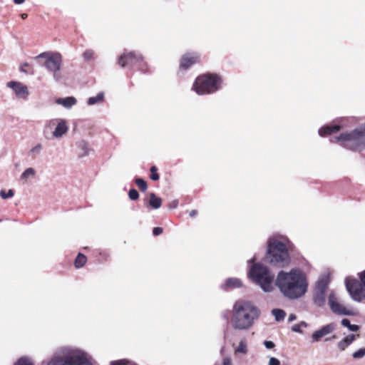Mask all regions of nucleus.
Listing matches in <instances>:
<instances>
[{"label": "nucleus", "mask_w": 365, "mask_h": 365, "mask_svg": "<svg viewBox=\"0 0 365 365\" xmlns=\"http://www.w3.org/2000/svg\"><path fill=\"white\" fill-rule=\"evenodd\" d=\"M275 285L283 297L296 300L307 292L309 282L307 274L296 267L289 271H279L275 279Z\"/></svg>", "instance_id": "obj_1"}, {"label": "nucleus", "mask_w": 365, "mask_h": 365, "mask_svg": "<svg viewBox=\"0 0 365 365\" xmlns=\"http://www.w3.org/2000/svg\"><path fill=\"white\" fill-rule=\"evenodd\" d=\"M294 249V245L287 236L273 235L267 240L265 260L274 267L285 268L291 263L290 252Z\"/></svg>", "instance_id": "obj_2"}, {"label": "nucleus", "mask_w": 365, "mask_h": 365, "mask_svg": "<svg viewBox=\"0 0 365 365\" xmlns=\"http://www.w3.org/2000/svg\"><path fill=\"white\" fill-rule=\"evenodd\" d=\"M92 356L85 350L75 346L58 347L53 355L42 365H95Z\"/></svg>", "instance_id": "obj_3"}, {"label": "nucleus", "mask_w": 365, "mask_h": 365, "mask_svg": "<svg viewBox=\"0 0 365 365\" xmlns=\"http://www.w3.org/2000/svg\"><path fill=\"white\" fill-rule=\"evenodd\" d=\"M259 314V309L252 302L243 299L237 300L232 307V327L236 330H247L252 327Z\"/></svg>", "instance_id": "obj_4"}, {"label": "nucleus", "mask_w": 365, "mask_h": 365, "mask_svg": "<svg viewBox=\"0 0 365 365\" xmlns=\"http://www.w3.org/2000/svg\"><path fill=\"white\" fill-rule=\"evenodd\" d=\"M253 257L247 261L248 277L264 292H272L274 289L275 280L273 272L265 265L255 262Z\"/></svg>", "instance_id": "obj_5"}, {"label": "nucleus", "mask_w": 365, "mask_h": 365, "mask_svg": "<svg viewBox=\"0 0 365 365\" xmlns=\"http://www.w3.org/2000/svg\"><path fill=\"white\" fill-rule=\"evenodd\" d=\"M341 146L351 150H360L365 148V123L354 130L346 131L331 140Z\"/></svg>", "instance_id": "obj_6"}, {"label": "nucleus", "mask_w": 365, "mask_h": 365, "mask_svg": "<svg viewBox=\"0 0 365 365\" xmlns=\"http://www.w3.org/2000/svg\"><path fill=\"white\" fill-rule=\"evenodd\" d=\"M222 78L217 74H204L199 76L195 81L192 89L197 95H209L220 88Z\"/></svg>", "instance_id": "obj_7"}, {"label": "nucleus", "mask_w": 365, "mask_h": 365, "mask_svg": "<svg viewBox=\"0 0 365 365\" xmlns=\"http://www.w3.org/2000/svg\"><path fill=\"white\" fill-rule=\"evenodd\" d=\"M35 59L53 74V77L56 81L60 80L61 76L58 72L62 65V56L60 53L43 52L36 56Z\"/></svg>", "instance_id": "obj_8"}, {"label": "nucleus", "mask_w": 365, "mask_h": 365, "mask_svg": "<svg viewBox=\"0 0 365 365\" xmlns=\"http://www.w3.org/2000/svg\"><path fill=\"white\" fill-rule=\"evenodd\" d=\"M359 279L346 277V288L351 298L357 302L365 300V269L358 273Z\"/></svg>", "instance_id": "obj_9"}, {"label": "nucleus", "mask_w": 365, "mask_h": 365, "mask_svg": "<svg viewBox=\"0 0 365 365\" xmlns=\"http://www.w3.org/2000/svg\"><path fill=\"white\" fill-rule=\"evenodd\" d=\"M53 129L52 137L61 138L68 131V123L63 118L51 119L46 123L43 128V133H48Z\"/></svg>", "instance_id": "obj_10"}, {"label": "nucleus", "mask_w": 365, "mask_h": 365, "mask_svg": "<svg viewBox=\"0 0 365 365\" xmlns=\"http://www.w3.org/2000/svg\"><path fill=\"white\" fill-rule=\"evenodd\" d=\"M328 303L331 310L339 315L351 316L354 312L347 309L341 302L338 294L334 291L331 292L328 297Z\"/></svg>", "instance_id": "obj_11"}, {"label": "nucleus", "mask_w": 365, "mask_h": 365, "mask_svg": "<svg viewBox=\"0 0 365 365\" xmlns=\"http://www.w3.org/2000/svg\"><path fill=\"white\" fill-rule=\"evenodd\" d=\"M143 60V56L140 52L125 51L119 56L118 59V63L119 66L124 68L127 66H133L134 64L140 62Z\"/></svg>", "instance_id": "obj_12"}, {"label": "nucleus", "mask_w": 365, "mask_h": 365, "mask_svg": "<svg viewBox=\"0 0 365 365\" xmlns=\"http://www.w3.org/2000/svg\"><path fill=\"white\" fill-rule=\"evenodd\" d=\"M7 87L12 89L17 98L27 99L29 91L28 87L19 81H11L7 83Z\"/></svg>", "instance_id": "obj_13"}, {"label": "nucleus", "mask_w": 365, "mask_h": 365, "mask_svg": "<svg viewBox=\"0 0 365 365\" xmlns=\"http://www.w3.org/2000/svg\"><path fill=\"white\" fill-rule=\"evenodd\" d=\"M200 56L197 53H187L180 60V68L187 70L193 64L198 62Z\"/></svg>", "instance_id": "obj_14"}, {"label": "nucleus", "mask_w": 365, "mask_h": 365, "mask_svg": "<svg viewBox=\"0 0 365 365\" xmlns=\"http://www.w3.org/2000/svg\"><path fill=\"white\" fill-rule=\"evenodd\" d=\"M335 329L336 324L334 323H330L322 327L312 334V338L313 342L319 341L322 337L332 333Z\"/></svg>", "instance_id": "obj_15"}, {"label": "nucleus", "mask_w": 365, "mask_h": 365, "mask_svg": "<svg viewBox=\"0 0 365 365\" xmlns=\"http://www.w3.org/2000/svg\"><path fill=\"white\" fill-rule=\"evenodd\" d=\"M344 123H336L332 125H325L319 129V135L322 137L327 136L337 132L340 128H344Z\"/></svg>", "instance_id": "obj_16"}, {"label": "nucleus", "mask_w": 365, "mask_h": 365, "mask_svg": "<svg viewBox=\"0 0 365 365\" xmlns=\"http://www.w3.org/2000/svg\"><path fill=\"white\" fill-rule=\"evenodd\" d=\"M242 282L240 279L236 277L227 278L225 283L221 284L223 289H232L242 287Z\"/></svg>", "instance_id": "obj_17"}, {"label": "nucleus", "mask_w": 365, "mask_h": 365, "mask_svg": "<svg viewBox=\"0 0 365 365\" xmlns=\"http://www.w3.org/2000/svg\"><path fill=\"white\" fill-rule=\"evenodd\" d=\"M55 103L66 109H70L77 103V100L73 96L58 98L55 100Z\"/></svg>", "instance_id": "obj_18"}, {"label": "nucleus", "mask_w": 365, "mask_h": 365, "mask_svg": "<svg viewBox=\"0 0 365 365\" xmlns=\"http://www.w3.org/2000/svg\"><path fill=\"white\" fill-rule=\"evenodd\" d=\"M330 279L328 274H324L321 275L317 282L314 289L319 291L326 292L328 285L329 284Z\"/></svg>", "instance_id": "obj_19"}, {"label": "nucleus", "mask_w": 365, "mask_h": 365, "mask_svg": "<svg viewBox=\"0 0 365 365\" xmlns=\"http://www.w3.org/2000/svg\"><path fill=\"white\" fill-rule=\"evenodd\" d=\"M354 334H349L339 341L337 344V347L340 351H344L349 346H350L353 341L356 339V336Z\"/></svg>", "instance_id": "obj_20"}, {"label": "nucleus", "mask_w": 365, "mask_h": 365, "mask_svg": "<svg viewBox=\"0 0 365 365\" xmlns=\"http://www.w3.org/2000/svg\"><path fill=\"white\" fill-rule=\"evenodd\" d=\"M78 147L81 150L79 153V155L81 157H85L89 155L90 152L91 151L89 144L86 140H83L78 143Z\"/></svg>", "instance_id": "obj_21"}, {"label": "nucleus", "mask_w": 365, "mask_h": 365, "mask_svg": "<svg viewBox=\"0 0 365 365\" xmlns=\"http://www.w3.org/2000/svg\"><path fill=\"white\" fill-rule=\"evenodd\" d=\"M325 292L323 291L315 290L314 292V301L318 306H322L325 302Z\"/></svg>", "instance_id": "obj_22"}, {"label": "nucleus", "mask_w": 365, "mask_h": 365, "mask_svg": "<svg viewBox=\"0 0 365 365\" xmlns=\"http://www.w3.org/2000/svg\"><path fill=\"white\" fill-rule=\"evenodd\" d=\"M104 101V93L101 92L96 96L90 97L87 100V104L88 106H93L96 104L102 103Z\"/></svg>", "instance_id": "obj_23"}, {"label": "nucleus", "mask_w": 365, "mask_h": 365, "mask_svg": "<svg viewBox=\"0 0 365 365\" xmlns=\"http://www.w3.org/2000/svg\"><path fill=\"white\" fill-rule=\"evenodd\" d=\"M149 204L153 208L158 209L162 205V200L161 198L157 197L155 193H150Z\"/></svg>", "instance_id": "obj_24"}, {"label": "nucleus", "mask_w": 365, "mask_h": 365, "mask_svg": "<svg viewBox=\"0 0 365 365\" xmlns=\"http://www.w3.org/2000/svg\"><path fill=\"white\" fill-rule=\"evenodd\" d=\"M109 365H138L135 361L128 359H121L111 361Z\"/></svg>", "instance_id": "obj_25"}, {"label": "nucleus", "mask_w": 365, "mask_h": 365, "mask_svg": "<svg viewBox=\"0 0 365 365\" xmlns=\"http://www.w3.org/2000/svg\"><path fill=\"white\" fill-rule=\"evenodd\" d=\"M35 175L36 170L32 168H29L21 175V180H24V182H26L28 178H34Z\"/></svg>", "instance_id": "obj_26"}, {"label": "nucleus", "mask_w": 365, "mask_h": 365, "mask_svg": "<svg viewBox=\"0 0 365 365\" xmlns=\"http://www.w3.org/2000/svg\"><path fill=\"white\" fill-rule=\"evenodd\" d=\"M247 353V345L245 339H241L238 346L235 350V354H243Z\"/></svg>", "instance_id": "obj_27"}, {"label": "nucleus", "mask_w": 365, "mask_h": 365, "mask_svg": "<svg viewBox=\"0 0 365 365\" xmlns=\"http://www.w3.org/2000/svg\"><path fill=\"white\" fill-rule=\"evenodd\" d=\"M341 324L342 326L348 328L350 331H357L359 330V326L351 324L348 319H343Z\"/></svg>", "instance_id": "obj_28"}, {"label": "nucleus", "mask_w": 365, "mask_h": 365, "mask_svg": "<svg viewBox=\"0 0 365 365\" xmlns=\"http://www.w3.org/2000/svg\"><path fill=\"white\" fill-rule=\"evenodd\" d=\"M272 314L274 317L276 321L279 322L284 319L286 313L284 310L280 309H274L272 310Z\"/></svg>", "instance_id": "obj_29"}, {"label": "nucleus", "mask_w": 365, "mask_h": 365, "mask_svg": "<svg viewBox=\"0 0 365 365\" xmlns=\"http://www.w3.org/2000/svg\"><path fill=\"white\" fill-rule=\"evenodd\" d=\"M87 258L83 254H78L75 260V267L76 268L82 267L86 262Z\"/></svg>", "instance_id": "obj_30"}, {"label": "nucleus", "mask_w": 365, "mask_h": 365, "mask_svg": "<svg viewBox=\"0 0 365 365\" xmlns=\"http://www.w3.org/2000/svg\"><path fill=\"white\" fill-rule=\"evenodd\" d=\"M14 365H34V361L30 357L23 356L19 359Z\"/></svg>", "instance_id": "obj_31"}, {"label": "nucleus", "mask_w": 365, "mask_h": 365, "mask_svg": "<svg viewBox=\"0 0 365 365\" xmlns=\"http://www.w3.org/2000/svg\"><path fill=\"white\" fill-rule=\"evenodd\" d=\"M43 150V145L41 143H37L36 145L32 147L29 150V155H39Z\"/></svg>", "instance_id": "obj_32"}, {"label": "nucleus", "mask_w": 365, "mask_h": 365, "mask_svg": "<svg viewBox=\"0 0 365 365\" xmlns=\"http://www.w3.org/2000/svg\"><path fill=\"white\" fill-rule=\"evenodd\" d=\"M135 183L139 189L143 192H145L148 188L146 182L142 178H137L135 180Z\"/></svg>", "instance_id": "obj_33"}, {"label": "nucleus", "mask_w": 365, "mask_h": 365, "mask_svg": "<svg viewBox=\"0 0 365 365\" xmlns=\"http://www.w3.org/2000/svg\"><path fill=\"white\" fill-rule=\"evenodd\" d=\"M94 56V51L92 49H87L83 53V57L85 60H91Z\"/></svg>", "instance_id": "obj_34"}, {"label": "nucleus", "mask_w": 365, "mask_h": 365, "mask_svg": "<svg viewBox=\"0 0 365 365\" xmlns=\"http://www.w3.org/2000/svg\"><path fill=\"white\" fill-rule=\"evenodd\" d=\"M365 356V347L359 349V350L356 351L353 353L352 356L354 359H361Z\"/></svg>", "instance_id": "obj_35"}, {"label": "nucleus", "mask_w": 365, "mask_h": 365, "mask_svg": "<svg viewBox=\"0 0 365 365\" xmlns=\"http://www.w3.org/2000/svg\"><path fill=\"white\" fill-rule=\"evenodd\" d=\"M14 193L12 190H9V191L7 192H6V191L4 190L0 191V196L3 199H7V198L12 197L14 196Z\"/></svg>", "instance_id": "obj_36"}, {"label": "nucleus", "mask_w": 365, "mask_h": 365, "mask_svg": "<svg viewBox=\"0 0 365 365\" xmlns=\"http://www.w3.org/2000/svg\"><path fill=\"white\" fill-rule=\"evenodd\" d=\"M128 196L131 200H136L139 197V194L135 189H131L128 192Z\"/></svg>", "instance_id": "obj_37"}, {"label": "nucleus", "mask_w": 365, "mask_h": 365, "mask_svg": "<svg viewBox=\"0 0 365 365\" xmlns=\"http://www.w3.org/2000/svg\"><path fill=\"white\" fill-rule=\"evenodd\" d=\"M157 170H158L155 166H152L150 168V172H151L150 178H151V180H158L159 179L160 177L157 173Z\"/></svg>", "instance_id": "obj_38"}, {"label": "nucleus", "mask_w": 365, "mask_h": 365, "mask_svg": "<svg viewBox=\"0 0 365 365\" xmlns=\"http://www.w3.org/2000/svg\"><path fill=\"white\" fill-rule=\"evenodd\" d=\"M268 365H280V361L278 359L275 357H270Z\"/></svg>", "instance_id": "obj_39"}, {"label": "nucleus", "mask_w": 365, "mask_h": 365, "mask_svg": "<svg viewBox=\"0 0 365 365\" xmlns=\"http://www.w3.org/2000/svg\"><path fill=\"white\" fill-rule=\"evenodd\" d=\"M264 345L268 349H273L275 346L274 342H272V341H264Z\"/></svg>", "instance_id": "obj_40"}, {"label": "nucleus", "mask_w": 365, "mask_h": 365, "mask_svg": "<svg viewBox=\"0 0 365 365\" xmlns=\"http://www.w3.org/2000/svg\"><path fill=\"white\" fill-rule=\"evenodd\" d=\"M292 330L294 332L302 333V327L299 324L293 325L292 327Z\"/></svg>", "instance_id": "obj_41"}, {"label": "nucleus", "mask_w": 365, "mask_h": 365, "mask_svg": "<svg viewBox=\"0 0 365 365\" xmlns=\"http://www.w3.org/2000/svg\"><path fill=\"white\" fill-rule=\"evenodd\" d=\"M163 232V228L161 227H155L153 230V234L155 236L160 235Z\"/></svg>", "instance_id": "obj_42"}, {"label": "nucleus", "mask_w": 365, "mask_h": 365, "mask_svg": "<svg viewBox=\"0 0 365 365\" xmlns=\"http://www.w3.org/2000/svg\"><path fill=\"white\" fill-rule=\"evenodd\" d=\"M222 365H232L231 359L230 358H225L223 359Z\"/></svg>", "instance_id": "obj_43"}, {"label": "nucleus", "mask_w": 365, "mask_h": 365, "mask_svg": "<svg viewBox=\"0 0 365 365\" xmlns=\"http://www.w3.org/2000/svg\"><path fill=\"white\" fill-rule=\"evenodd\" d=\"M178 200H173L170 204V208H171V209L176 208L178 207Z\"/></svg>", "instance_id": "obj_44"}, {"label": "nucleus", "mask_w": 365, "mask_h": 365, "mask_svg": "<svg viewBox=\"0 0 365 365\" xmlns=\"http://www.w3.org/2000/svg\"><path fill=\"white\" fill-rule=\"evenodd\" d=\"M296 319H297L296 315H295V314H289V316L288 321H289V322H292V321L295 320Z\"/></svg>", "instance_id": "obj_45"}, {"label": "nucleus", "mask_w": 365, "mask_h": 365, "mask_svg": "<svg viewBox=\"0 0 365 365\" xmlns=\"http://www.w3.org/2000/svg\"><path fill=\"white\" fill-rule=\"evenodd\" d=\"M197 215V212L196 210H191V211L189 212V215H190V217H193L196 216Z\"/></svg>", "instance_id": "obj_46"}, {"label": "nucleus", "mask_w": 365, "mask_h": 365, "mask_svg": "<svg viewBox=\"0 0 365 365\" xmlns=\"http://www.w3.org/2000/svg\"><path fill=\"white\" fill-rule=\"evenodd\" d=\"M28 65H29V64H28L27 63H24V64L21 66V72H25V73H26V71L24 70V69H25V67H24V66H27Z\"/></svg>", "instance_id": "obj_47"}, {"label": "nucleus", "mask_w": 365, "mask_h": 365, "mask_svg": "<svg viewBox=\"0 0 365 365\" xmlns=\"http://www.w3.org/2000/svg\"><path fill=\"white\" fill-rule=\"evenodd\" d=\"M28 65H29V64H28L27 63H24V64L21 66V72H25V73H26V71L24 70V69H25V67H24V66H27Z\"/></svg>", "instance_id": "obj_48"}, {"label": "nucleus", "mask_w": 365, "mask_h": 365, "mask_svg": "<svg viewBox=\"0 0 365 365\" xmlns=\"http://www.w3.org/2000/svg\"><path fill=\"white\" fill-rule=\"evenodd\" d=\"M300 327L306 328L307 327V324L305 322H301L299 324Z\"/></svg>", "instance_id": "obj_49"}, {"label": "nucleus", "mask_w": 365, "mask_h": 365, "mask_svg": "<svg viewBox=\"0 0 365 365\" xmlns=\"http://www.w3.org/2000/svg\"><path fill=\"white\" fill-rule=\"evenodd\" d=\"M25 0H14V3L16 4H21L24 2Z\"/></svg>", "instance_id": "obj_50"}, {"label": "nucleus", "mask_w": 365, "mask_h": 365, "mask_svg": "<svg viewBox=\"0 0 365 365\" xmlns=\"http://www.w3.org/2000/svg\"><path fill=\"white\" fill-rule=\"evenodd\" d=\"M27 16H27V14H22L21 15V19H26L27 18Z\"/></svg>", "instance_id": "obj_51"}, {"label": "nucleus", "mask_w": 365, "mask_h": 365, "mask_svg": "<svg viewBox=\"0 0 365 365\" xmlns=\"http://www.w3.org/2000/svg\"><path fill=\"white\" fill-rule=\"evenodd\" d=\"M336 338H337V336H336V335H333L331 338H329V339H326V341H327V340H330V339H336Z\"/></svg>", "instance_id": "obj_52"}]
</instances>
